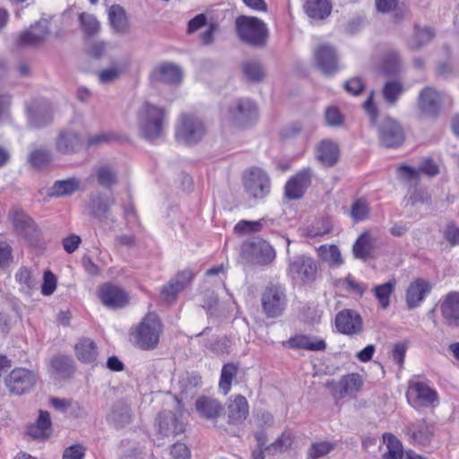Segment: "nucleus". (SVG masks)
<instances>
[{"instance_id":"obj_1","label":"nucleus","mask_w":459,"mask_h":459,"mask_svg":"<svg viewBox=\"0 0 459 459\" xmlns=\"http://www.w3.org/2000/svg\"><path fill=\"white\" fill-rule=\"evenodd\" d=\"M363 108L369 117L371 126L377 129L378 140L381 145L386 148H396L403 144L405 134L402 126L395 119L386 117L377 124L378 109L374 103L373 91L363 103Z\"/></svg>"},{"instance_id":"obj_2","label":"nucleus","mask_w":459,"mask_h":459,"mask_svg":"<svg viewBox=\"0 0 459 459\" xmlns=\"http://www.w3.org/2000/svg\"><path fill=\"white\" fill-rule=\"evenodd\" d=\"M138 126L142 137L148 141L160 138L163 134L165 111L150 102H144L138 110Z\"/></svg>"},{"instance_id":"obj_3","label":"nucleus","mask_w":459,"mask_h":459,"mask_svg":"<svg viewBox=\"0 0 459 459\" xmlns=\"http://www.w3.org/2000/svg\"><path fill=\"white\" fill-rule=\"evenodd\" d=\"M162 331L158 316L149 313L133 331L134 343L143 351H152L157 348Z\"/></svg>"},{"instance_id":"obj_4","label":"nucleus","mask_w":459,"mask_h":459,"mask_svg":"<svg viewBox=\"0 0 459 459\" xmlns=\"http://www.w3.org/2000/svg\"><path fill=\"white\" fill-rule=\"evenodd\" d=\"M236 29L243 42L257 48L266 44L268 30L262 20L256 17L239 16L236 20Z\"/></svg>"},{"instance_id":"obj_5","label":"nucleus","mask_w":459,"mask_h":459,"mask_svg":"<svg viewBox=\"0 0 459 459\" xmlns=\"http://www.w3.org/2000/svg\"><path fill=\"white\" fill-rule=\"evenodd\" d=\"M206 133L204 122L195 115L182 114L176 126V138L186 145L199 143Z\"/></svg>"},{"instance_id":"obj_6","label":"nucleus","mask_w":459,"mask_h":459,"mask_svg":"<svg viewBox=\"0 0 459 459\" xmlns=\"http://www.w3.org/2000/svg\"><path fill=\"white\" fill-rule=\"evenodd\" d=\"M243 186L249 197L262 199L270 193L271 180L264 170L253 167L244 172Z\"/></svg>"},{"instance_id":"obj_7","label":"nucleus","mask_w":459,"mask_h":459,"mask_svg":"<svg viewBox=\"0 0 459 459\" xmlns=\"http://www.w3.org/2000/svg\"><path fill=\"white\" fill-rule=\"evenodd\" d=\"M262 308L269 318L281 316L287 305V298L284 289L280 285L267 286L261 298Z\"/></svg>"},{"instance_id":"obj_8","label":"nucleus","mask_w":459,"mask_h":459,"mask_svg":"<svg viewBox=\"0 0 459 459\" xmlns=\"http://www.w3.org/2000/svg\"><path fill=\"white\" fill-rule=\"evenodd\" d=\"M25 114L30 128H41L52 122V108L44 99H31L25 102Z\"/></svg>"},{"instance_id":"obj_9","label":"nucleus","mask_w":459,"mask_h":459,"mask_svg":"<svg viewBox=\"0 0 459 459\" xmlns=\"http://www.w3.org/2000/svg\"><path fill=\"white\" fill-rule=\"evenodd\" d=\"M38 381L37 374L24 368L13 369L5 378V385L13 394L21 395L30 392Z\"/></svg>"},{"instance_id":"obj_10","label":"nucleus","mask_w":459,"mask_h":459,"mask_svg":"<svg viewBox=\"0 0 459 459\" xmlns=\"http://www.w3.org/2000/svg\"><path fill=\"white\" fill-rule=\"evenodd\" d=\"M409 403L414 407H431L438 403L437 393L427 383L410 380L406 394Z\"/></svg>"},{"instance_id":"obj_11","label":"nucleus","mask_w":459,"mask_h":459,"mask_svg":"<svg viewBox=\"0 0 459 459\" xmlns=\"http://www.w3.org/2000/svg\"><path fill=\"white\" fill-rule=\"evenodd\" d=\"M288 273L304 283L314 281L317 273L316 262L305 255H297L290 260Z\"/></svg>"},{"instance_id":"obj_12","label":"nucleus","mask_w":459,"mask_h":459,"mask_svg":"<svg viewBox=\"0 0 459 459\" xmlns=\"http://www.w3.org/2000/svg\"><path fill=\"white\" fill-rule=\"evenodd\" d=\"M445 94L435 88H423L418 97V108L422 114L429 117H437L440 113Z\"/></svg>"},{"instance_id":"obj_13","label":"nucleus","mask_w":459,"mask_h":459,"mask_svg":"<svg viewBox=\"0 0 459 459\" xmlns=\"http://www.w3.org/2000/svg\"><path fill=\"white\" fill-rule=\"evenodd\" d=\"M363 385L362 377L358 373L343 376L339 381L331 380L325 384L335 399L359 392Z\"/></svg>"},{"instance_id":"obj_14","label":"nucleus","mask_w":459,"mask_h":459,"mask_svg":"<svg viewBox=\"0 0 459 459\" xmlns=\"http://www.w3.org/2000/svg\"><path fill=\"white\" fill-rule=\"evenodd\" d=\"M335 326L342 334L355 335L362 332L363 321L357 311L343 309L335 316Z\"/></svg>"},{"instance_id":"obj_15","label":"nucleus","mask_w":459,"mask_h":459,"mask_svg":"<svg viewBox=\"0 0 459 459\" xmlns=\"http://www.w3.org/2000/svg\"><path fill=\"white\" fill-rule=\"evenodd\" d=\"M257 108L250 100H239L229 109L230 119L237 126H245L256 118Z\"/></svg>"},{"instance_id":"obj_16","label":"nucleus","mask_w":459,"mask_h":459,"mask_svg":"<svg viewBox=\"0 0 459 459\" xmlns=\"http://www.w3.org/2000/svg\"><path fill=\"white\" fill-rule=\"evenodd\" d=\"M243 251L248 255L250 262L255 264L265 265L275 258V251L273 247L262 239L246 245Z\"/></svg>"},{"instance_id":"obj_17","label":"nucleus","mask_w":459,"mask_h":459,"mask_svg":"<svg viewBox=\"0 0 459 459\" xmlns=\"http://www.w3.org/2000/svg\"><path fill=\"white\" fill-rule=\"evenodd\" d=\"M314 59L316 66L325 75H332L339 69L335 49L329 45H321L316 48Z\"/></svg>"},{"instance_id":"obj_18","label":"nucleus","mask_w":459,"mask_h":459,"mask_svg":"<svg viewBox=\"0 0 459 459\" xmlns=\"http://www.w3.org/2000/svg\"><path fill=\"white\" fill-rule=\"evenodd\" d=\"M48 35V22L42 20L31 25L28 30L22 32L18 38L17 44L24 48L37 47L43 43Z\"/></svg>"},{"instance_id":"obj_19","label":"nucleus","mask_w":459,"mask_h":459,"mask_svg":"<svg viewBox=\"0 0 459 459\" xmlns=\"http://www.w3.org/2000/svg\"><path fill=\"white\" fill-rule=\"evenodd\" d=\"M116 200L113 195L103 192H96L90 195L89 211L94 218L103 221L108 218L111 207Z\"/></svg>"},{"instance_id":"obj_20","label":"nucleus","mask_w":459,"mask_h":459,"mask_svg":"<svg viewBox=\"0 0 459 459\" xmlns=\"http://www.w3.org/2000/svg\"><path fill=\"white\" fill-rule=\"evenodd\" d=\"M193 279V273L189 270L179 272L160 291V297L166 303L173 302L178 292L182 291Z\"/></svg>"},{"instance_id":"obj_21","label":"nucleus","mask_w":459,"mask_h":459,"mask_svg":"<svg viewBox=\"0 0 459 459\" xmlns=\"http://www.w3.org/2000/svg\"><path fill=\"white\" fill-rule=\"evenodd\" d=\"M99 296L101 302L112 309L123 307L129 301L128 294L123 289L108 283L101 286Z\"/></svg>"},{"instance_id":"obj_22","label":"nucleus","mask_w":459,"mask_h":459,"mask_svg":"<svg viewBox=\"0 0 459 459\" xmlns=\"http://www.w3.org/2000/svg\"><path fill=\"white\" fill-rule=\"evenodd\" d=\"M82 141L80 134L73 130H62L56 138V151L63 155L76 153L82 148Z\"/></svg>"},{"instance_id":"obj_23","label":"nucleus","mask_w":459,"mask_h":459,"mask_svg":"<svg viewBox=\"0 0 459 459\" xmlns=\"http://www.w3.org/2000/svg\"><path fill=\"white\" fill-rule=\"evenodd\" d=\"M441 316L446 325L459 327V292H450L439 304Z\"/></svg>"},{"instance_id":"obj_24","label":"nucleus","mask_w":459,"mask_h":459,"mask_svg":"<svg viewBox=\"0 0 459 459\" xmlns=\"http://www.w3.org/2000/svg\"><path fill=\"white\" fill-rule=\"evenodd\" d=\"M311 184L310 169H303L290 178L285 186V195L289 199L300 198Z\"/></svg>"},{"instance_id":"obj_25","label":"nucleus","mask_w":459,"mask_h":459,"mask_svg":"<svg viewBox=\"0 0 459 459\" xmlns=\"http://www.w3.org/2000/svg\"><path fill=\"white\" fill-rule=\"evenodd\" d=\"M431 286L423 279L411 282L406 290V304L409 309L418 307L430 291Z\"/></svg>"},{"instance_id":"obj_26","label":"nucleus","mask_w":459,"mask_h":459,"mask_svg":"<svg viewBox=\"0 0 459 459\" xmlns=\"http://www.w3.org/2000/svg\"><path fill=\"white\" fill-rule=\"evenodd\" d=\"M159 429L164 436H176L184 431V424L179 416L172 411H163L158 416Z\"/></svg>"},{"instance_id":"obj_27","label":"nucleus","mask_w":459,"mask_h":459,"mask_svg":"<svg viewBox=\"0 0 459 459\" xmlns=\"http://www.w3.org/2000/svg\"><path fill=\"white\" fill-rule=\"evenodd\" d=\"M339 154L338 145L330 140H323L317 145L316 158L325 167L334 166L338 161Z\"/></svg>"},{"instance_id":"obj_28","label":"nucleus","mask_w":459,"mask_h":459,"mask_svg":"<svg viewBox=\"0 0 459 459\" xmlns=\"http://www.w3.org/2000/svg\"><path fill=\"white\" fill-rule=\"evenodd\" d=\"M249 414V406L245 396L238 394L230 401L228 417L231 423L242 422Z\"/></svg>"},{"instance_id":"obj_29","label":"nucleus","mask_w":459,"mask_h":459,"mask_svg":"<svg viewBox=\"0 0 459 459\" xmlns=\"http://www.w3.org/2000/svg\"><path fill=\"white\" fill-rule=\"evenodd\" d=\"M132 420V413L129 406L123 401L117 402L107 416V420L115 428H123L129 424Z\"/></svg>"},{"instance_id":"obj_30","label":"nucleus","mask_w":459,"mask_h":459,"mask_svg":"<svg viewBox=\"0 0 459 459\" xmlns=\"http://www.w3.org/2000/svg\"><path fill=\"white\" fill-rule=\"evenodd\" d=\"M76 358L82 363H93L98 357V347L90 338H81L74 347Z\"/></svg>"},{"instance_id":"obj_31","label":"nucleus","mask_w":459,"mask_h":459,"mask_svg":"<svg viewBox=\"0 0 459 459\" xmlns=\"http://www.w3.org/2000/svg\"><path fill=\"white\" fill-rule=\"evenodd\" d=\"M288 344L292 349H303L307 351H324L326 348L325 342L316 337L299 334L289 339Z\"/></svg>"},{"instance_id":"obj_32","label":"nucleus","mask_w":459,"mask_h":459,"mask_svg":"<svg viewBox=\"0 0 459 459\" xmlns=\"http://www.w3.org/2000/svg\"><path fill=\"white\" fill-rule=\"evenodd\" d=\"M436 32L431 27L414 25L413 34L408 41V46L412 50H420L428 45L435 37Z\"/></svg>"},{"instance_id":"obj_33","label":"nucleus","mask_w":459,"mask_h":459,"mask_svg":"<svg viewBox=\"0 0 459 459\" xmlns=\"http://www.w3.org/2000/svg\"><path fill=\"white\" fill-rule=\"evenodd\" d=\"M9 218L15 230L21 235L26 236L35 229L33 220L20 209H13L9 212Z\"/></svg>"},{"instance_id":"obj_34","label":"nucleus","mask_w":459,"mask_h":459,"mask_svg":"<svg viewBox=\"0 0 459 459\" xmlns=\"http://www.w3.org/2000/svg\"><path fill=\"white\" fill-rule=\"evenodd\" d=\"M156 81L165 83H178L182 80L181 69L173 64H164L153 73Z\"/></svg>"},{"instance_id":"obj_35","label":"nucleus","mask_w":459,"mask_h":459,"mask_svg":"<svg viewBox=\"0 0 459 459\" xmlns=\"http://www.w3.org/2000/svg\"><path fill=\"white\" fill-rule=\"evenodd\" d=\"M50 433V415L48 411H40L36 424L30 427L28 434L34 439H47Z\"/></svg>"},{"instance_id":"obj_36","label":"nucleus","mask_w":459,"mask_h":459,"mask_svg":"<svg viewBox=\"0 0 459 459\" xmlns=\"http://www.w3.org/2000/svg\"><path fill=\"white\" fill-rule=\"evenodd\" d=\"M95 178L100 186L111 189L117 182V171L109 164H103L95 169Z\"/></svg>"},{"instance_id":"obj_37","label":"nucleus","mask_w":459,"mask_h":459,"mask_svg":"<svg viewBox=\"0 0 459 459\" xmlns=\"http://www.w3.org/2000/svg\"><path fill=\"white\" fill-rule=\"evenodd\" d=\"M197 412L206 419H216L222 411L221 403L208 397H201L195 403Z\"/></svg>"},{"instance_id":"obj_38","label":"nucleus","mask_w":459,"mask_h":459,"mask_svg":"<svg viewBox=\"0 0 459 459\" xmlns=\"http://www.w3.org/2000/svg\"><path fill=\"white\" fill-rule=\"evenodd\" d=\"M304 8L306 13L315 20L326 18L332 11V5L328 0H307Z\"/></svg>"},{"instance_id":"obj_39","label":"nucleus","mask_w":459,"mask_h":459,"mask_svg":"<svg viewBox=\"0 0 459 459\" xmlns=\"http://www.w3.org/2000/svg\"><path fill=\"white\" fill-rule=\"evenodd\" d=\"M108 19L113 30L119 34H126L129 30V23L125 10L117 4L109 8Z\"/></svg>"},{"instance_id":"obj_40","label":"nucleus","mask_w":459,"mask_h":459,"mask_svg":"<svg viewBox=\"0 0 459 459\" xmlns=\"http://www.w3.org/2000/svg\"><path fill=\"white\" fill-rule=\"evenodd\" d=\"M202 377L195 372H186L183 374L178 381L180 389V395L193 396L196 389L201 386Z\"/></svg>"},{"instance_id":"obj_41","label":"nucleus","mask_w":459,"mask_h":459,"mask_svg":"<svg viewBox=\"0 0 459 459\" xmlns=\"http://www.w3.org/2000/svg\"><path fill=\"white\" fill-rule=\"evenodd\" d=\"M80 184L76 178L57 180L51 186L49 195L56 197L71 195L79 189Z\"/></svg>"},{"instance_id":"obj_42","label":"nucleus","mask_w":459,"mask_h":459,"mask_svg":"<svg viewBox=\"0 0 459 459\" xmlns=\"http://www.w3.org/2000/svg\"><path fill=\"white\" fill-rule=\"evenodd\" d=\"M381 71L387 76L396 75L402 71L401 57L396 50H389L384 55Z\"/></svg>"},{"instance_id":"obj_43","label":"nucleus","mask_w":459,"mask_h":459,"mask_svg":"<svg viewBox=\"0 0 459 459\" xmlns=\"http://www.w3.org/2000/svg\"><path fill=\"white\" fill-rule=\"evenodd\" d=\"M396 281L390 280L383 284L376 285L372 291L377 299L380 307L386 309L390 306V298L395 290Z\"/></svg>"},{"instance_id":"obj_44","label":"nucleus","mask_w":459,"mask_h":459,"mask_svg":"<svg viewBox=\"0 0 459 459\" xmlns=\"http://www.w3.org/2000/svg\"><path fill=\"white\" fill-rule=\"evenodd\" d=\"M383 441L386 445L387 451L383 455L384 459H402L403 447L402 442L392 433L383 434Z\"/></svg>"},{"instance_id":"obj_45","label":"nucleus","mask_w":459,"mask_h":459,"mask_svg":"<svg viewBox=\"0 0 459 459\" xmlns=\"http://www.w3.org/2000/svg\"><path fill=\"white\" fill-rule=\"evenodd\" d=\"M242 73L252 82H258L264 77V71L258 60L248 59L242 63Z\"/></svg>"},{"instance_id":"obj_46","label":"nucleus","mask_w":459,"mask_h":459,"mask_svg":"<svg viewBox=\"0 0 459 459\" xmlns=\"http://www.w3.org/2000/svg\"><path fill=\"white\" fill-rule=\"evenodd\" d=\"M403 91V84L398 80L386 82L382 89L384 100L389 105H394Z\"/></svg>"},{"instance_id":"obj_47","label":"nucleus","mask_w":459,"mask_h":459,"mask_svg":"<svg viewBox=\"0 0 459 459\" xmlns=\"http://www.w3.org/2000/svg\"><path fill=\"white\" fill-rule=\"evenodd\" d=\"M317 252L318 255L331 266L339 267L343 263L341 251L335 245H323L318 248Z\"/></svg>"},{"instance_id":"obj_48","label":"nucleus","mask_w":459,"mask_h":459,"mask_svg":"<svg viewBox=\"0 0 459 459\" xmlns=\"http://www.w3.org/2000/svg\"><path fill=\"white\" fill-rule=\"evenodd\" d=\"M372 250L371 236L369 233H362L353 245V255L356 258L367 260Z\"/></svg>"},{"instance_id":"obj_49","label":"nucleus","mask_w":459,"mask_h":459,"mask_svg":"<svg viewBox=\"0 0 459 459\" xmlns=\"http://www.w3.org/2000/svg\"><path fill=\"white\" fill-rule=\"evenodd\" d=\"M238 366L234 363H227L221 368L219 388L224 395L230 391L232 380L237 376Z\"/></svg>"},{"instance_id":"obj_50","label":"nucleus","mask_w":459,"mask_h":459,"mask_svg":"<svg viewBox=\"0 0 459 459\" xmlns=\"http://www.w3.org/2000/svg\"><path fill=\"white\" fill-rule=\"evenodd\" d=\"M52 368L59 375L69 377L73 374L74 366V359L69 356L58 355L51 359Z\"/></svg>"},{"instance_id":"obj_51","label":"nucleus","mask_w":459,"mask_h":459,"mask_svg":"<svg viewBox=\"0 0 459 459\" xmlns=\"http://www.w3.org/2000/svg\"><path fill=\"white\" fill-rule=\"evenodd\" d=\"M292 439L290 434L284 432L273 443L265 447L269 455L286 452L291 446Z\"/></svg>"},{"instance_id":"obj_52","label":"nucleus","mask_w":459,"mask_h":459,"mask_svg":"<svg viewBox=\"0 0 459 459\" xmlns=\"http://www.w3.org/2000/svg\"><path fill=\"white\" fill-rule=\"evenodd\" d=\"M28 160L32 167L40 169L50 163L51 154L46 149H37L30 152Z\"/></svg>"},{"instance_id":"obj_53","label":"nucleus","mask_w":459,"mask_h":459,"mask_svg":"<svg viewBox=\"0 0 459 459\" xmlns=\"http://www.w3.org/2000/svg\"><path fill=\"white\" fill-rule=\"evenodd\" d=\"M122 74V68L115 64L108 68L98 72V80L101 84H109L117 81Z\"/></svg>"},{"instance_id":"obj_54","label":"nucleus","mask_w":459,"mask_h":459,"mask_svg":"<svg viewBox=\"0 0 459 459\" xmlns=\"http://www.w3.org/2000/svg\"><path fill=\"white\" fill-rule=\"evenodd\" d=\"M333 448L334 445L327 441L313 443L308 449V459H319L327 455Z\"/></svg>"},{"instance_id":"obj_55","label":"nucleus","mask_w":459,"mask_h":459,"mask_svg":"<svg viewBox=\"0 0 459 459\" xmlns=\"http://www.w3.org/2000/svg\"><path fill=\"white\" fill-rule=\"evenodd\" d=\"M80 22L84 33L88 36L95 35L100 30V22L92 14L82 13Z\"/></svg>"},{"instance_id":"obj_56","label":"nucleus","mask_w":459,"mask_h":459,"mask_svg":"<svg viewBox=\"0 0 459 459\" xmlns=\"http://www.w3.org/2000/svg\"><path fill=\"white\" fill-rule=\"evenodd\" d=\"M15 277L20 284L22 285L23 290L30 291L37 286V279L32 275L31 272L25 267H22Z\"/></svg>"},{"instance_id":"obj_57","label":"nucleus","mask_w":459,"mask_h":459,"mask_svg":"<svg viewBox=\"0 0 459 459\" xmlns=\"http://www.w3.org/2000/svg\"><path fill=\"white\" fill-rule=\"evenodd\" d=\"M368 212L369 208L365 200H356L351 205V216L356 221L367 219L368 217Z\"/></svg>"},{"instance_id":"obj_58","label":"nucleus","mask_w":459,"mask_h":459,"mask_svg":"<svg viewBox=\"0 0 459 459\" xmlns=\"http://www.w3.org/2000/svg\"><path fill=\"white\" fill-rule=\"evenodd\" d=\"M326 124L332 127H340L344 123V117L338 108L334 106L328 107L325 113Z\"/></svg>"},{"instance_id":"obj_59","label":"nucleus","mask_w":459,"mask_h":459,"mask_svg":"<svg viewBox=\"0 0 459 459\" xmlns=\"http://www.w3.org/2000/svg\"><path fill=\"white\" fill-rule=\"evenodd\" d=\"M398 178L405 182H418L420 179V171L418 169L407 165H401L397 169Z\"/></svg>"},{"instance_id":"obj_60","label":"nucleus","mask_w":459,"mask_h":459,"mask_svg":"<svg viewBox=\"0 0 459 459\" xmlns=\"http://www.w3.org/2000/svg\"><path fill=\"white\" fill-rule=\"evenodd\" d=\"M56 288V278L53 273L47 271L44 273L43 283L41 285V293L45 296L51 295Z\"/></svg>"},{"instance_id":"obj_61","label":"nucleus","mask_w":459,"mask_h":459,"mask_svg":"<svg viewBox=\"0 0 459 459\" xmlns=\"http://www.w3.org/2000/svg\"><path fill=\"white\" fill-rule=\"evenodd\" d=\"M12 96L0 90V122L10 117Z\"/></svg>"},{"instance_id":"obj_62","label":"nucleus","mask_w":459,"mask_h":459,"mask_svg":"<svg viewBox=\"0 0 459 459\" xmlns=\"http://www.w3.org/2000/svg\"><path fill=\"white\" fill-rule=\"evenodd\" d=\"M217 305H218V298L214 294V292L211 291V290L205 291L203 307L204 308H206L207 312L211 316H218Z\"/></svg>"},{"instance_id":"obj_63","label":"nucleus","mask_w":459,"mask_h":459,"mask_svg":"<svg viewBox=\"0 0 459 459\" xmlns=\"http://www.w3.org/2000/svg\"><path fill=\"white\" fill-rule=\"evenodd\" d=\"M85 448L82 445H73L65 449L63 459H83Z\"/></svg>"},{"instance_id":"obj_64","label":"nucleus","mask_w":459,"mask_h":459,"mask_svg":"<svg viewBox=\"0 0 459 459\" xmlns=\"http://www.w3.org/2000/svg\"><path fill=\"white\" fill-rule=\"evenodd\" d=\"M444 238L451 246L459 244V228L455 224L450 223L446 226L444 231Z\"/></svg>"}]
</instances>
